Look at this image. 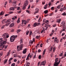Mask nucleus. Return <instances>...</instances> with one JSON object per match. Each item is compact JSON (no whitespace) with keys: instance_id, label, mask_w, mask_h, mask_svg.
<instances>
[{"instance_id":"obj_1","label":"nucleus","mask_w":66,"mask_h":66,"mask_svg":"<svg viewBox=\"0 0 66 66\" xmlns=\"http://www.w3.org/2000/svg\"><path fill=\"white\" fill-rule=\"evenodd\" d=\"M9 34H8L5 33L4 34H3V38H0V40L1 41H3V42H5L6 43V40L7 38L9 37Z\"/></svg>"},{"instance_id":"obj_2","label":"nucleus","mask_w":66,"mask_h":66,"mask_svg":"<svg viewBox=\"0 0 66 66\" xmlns=\"http://www.w3.org/2000/svg\"><path fill=\"white\" fill-rule=\"evenodd\" d=\"M61 60L58 58H56L55 60V62L54 64V66H57L59 65V63H60Z\"/></svg>"},{"instance_id":"obj_3","label":"nucleus","mask_w":66,"mask_h":66,"mask_svg":"<svg viewBox=\"0 0 66 66\" xmlns=\"http://www.w3.org/2000/svg\"><path fill=\"white\" fill-rule=\"evenodd\" d=\"M0 43L1 44V46H0V51L2 50L3 48H4V44H6V42L4 41L3 42L2 41H0Z\"/></svg>"},{"instance_id":"obj_4","label":"nucleus","mask_w":66,"mask_h":66,"mask_svg":"<svg viewBox=\"0 0 66 66\" xmlns=\"http://www.w3.org/2000/svg\"><path fill=\"white\" fill-rule=\"evenodd\" d=\"M17 37V35H16L15 36H12L11 37V38H10V42H13L14 40H15V39H16Z\"/></svg>"},{"instance_id":"obj_5","label":"nucleus","mask_w":66,"mask_h":66,"mask_svg":"<svg viewBox=\"0 0 66 66\" xmlns=\"http://www.w3.org/2000/svg\"><path fill=\"white\" fill-rule=\"evenodd\" d=\"M23 47V45L22 44H20L19 46H17V50L18 51H19L20 50H21L22 49V47Z\"/></svg>"},{"instance_id":"obj_6","label":"nucleus","mask_w":66,"mask_h":66,"mask_svg":"<svg viewBox=\"0 0 66 66\" xmlns=\"http://www.w3.org/2000/svg\"><path fill=\"white\" fill-rule=\"evenodd\" d=\"M35 12L34 13V14H35L38 13V12H39V9L37 8H36L35 9Z\"/></svg>"},{"instance_id":"obj_7","label":"nucleus","mask_w":66,"mask_h":66,"mask_svg":"<svg viewBox=\"0 0 66 66\" xmlns=\"http://www.w3.org/2000/svg\"><path fill=\"white\" fill-rule=\"evenodd\" d=\"M45 64H46V61H43L41 63L40 65V66H41V65L45 66Z\"/></svg>"},{"instance_id":"obj_8","label":"nucleus","mask_w":66,"mask_h":66,"mask_svg":"<svg viewBox=\"0 0 66 66\" xmlns=\"http://www.w3.org/2000/svg\"><path fill=\"white\" fill-rule=\"evenodd\" d=\"M27 48H26L24 49L22 52V53L23 54H26V52H27Z\"/></svg>"},{"instance_id":"obj_9","label":"nucleus","mask_w":66,"mask_h":66,"mask_svg":"<svg viewBox=\"0 0 66 66\" xmlns=\"http://www.w3.org/2000/svg\"><path fill=\"white\" fill-rule=\"evenodd\" d=\"M62 24L61 26H64V27L65 26V25H66V23H65V21H63L61 23Z\"/></svg>"},{"instance_id":"obj_10","label":"nucleus","mask_w":66,"mask_h":66,"mask_svg":"<svg viewBox=\"0 0 66 66\" xmlns=\"http://www.w3.org/2000/svg\"><path fill=\"white\" fill-rule=\"evenodd\" d=\"M54 41L57 43H58L59 41V40L57 39V37H56Z\"/></svg>"},{"instance_id":"obj_11","label":"nucleus","mask_w":66,"mask_h":66,"mask_svg":"<svg viewBox=\"0 0 66 66\" xmlns=\"http://www.w3.org/2000/svg\"><path fill=\"white\" fill-rule=\"evenodd\" d=\"M29 2H28V1H26L25 2V4H24V6H27Z\"/></svg>"},{"instance_id":"obj_12","label":"nucleus","mask_w":66,"mask_h":66,"mask_svg":"<svg viewBox=\"0 0 66 66\" xmlns=\"http://www.w3.org/2000/svg\"><path fill=\"white\" fill-rule=\"evenodd\" d=\"M10 11H14L15 10V9H14V7H11L9 9Z\"/></svg>"},{"instance_id":"obj_13","label":"nucleus","mask_w":66,"mask_h":66,"mask_svg":"<svg viewBox=\"0 0 66 66\" xmlns=\"http://www.w3.org/2000/svg\"><path fill=\"white\" fill-rule=\"evenodd\" d=\"M14 26V23H12L10 24V27H13V26Z\"/></svg>"},{"instance_id":"obj_14","label":"nucleus","mask_w":66,"mask_h":66,"mask_svg":"<svg viewBox=\"0 0 66 66\" xmlns=\"http://www.w3.org/2000/svg\"><path fill=\"white\" fill-rule=\"evenodd\" d=\"M10 21H11L10 19L8 20L5 22V23H8V22H9V23H10Z\"/></svg>"},{"instance_id":"obj_15","label":"nucleus","mask_w":66,"mask_h":66,"mask_svg":"<svg viewBox=\"0 0 66 66\" xmlns=\"http://www.w3.org/2000/svg\"><path fill=\"white\" fill-rule=\"evenodd\" d=\"M10 51H11V50H10L9 52L7 53V56H9L10 55L11 53H10Z\"/></svg>"},{"instance_id":"obj_16","label":"nucleus","mask_w":66,"mask_h":66,"mask_svg":"<svg viewBox=\"0 0 66 66\" xmlns=\"http://www.w3.org/2000/svg\"><path fill=\"white\" fill-rule=\"evenodd\" d=\"M45 30H46L44 28L43 30H41V33H43V32L45 31Z\"/></svg>"},{"instance_id":"obj_17","label":"nucleus","mask_w":66,"mask_h":66,"mask_svg":"<svg viewBox=\"0 0 66 66\" xmlns=\"http://www.w3.org/2000/svg\"><path fill=\"white\" fill-rule=\"evenodd\" d=\"M32 34H33V33H32V31L31 30L29 33V36H31V35Z\"/></svg>"},{"instance_id":"obj_18","label":"nucleus","mask_w":66,"mask_h":66,"mask_svg":"<svg viewBox=\"0 0 66 66\" xmlns=\"http://www.w3.org/2000/svg\"><path fill=\"white\" fill-rule=\"evenodd\" d=\"M30 62H27L26 64V66H30Z\"/></svg>"},{"instance_id":"obj_19","label":"nucleus","mask_w":66,"mask_h":66,"mask_svg":"<svg viewBox=\"0 0 66 66\" xmlns=\"http://www.w3.org/2000/svg\"><path fill=\"white\" fill-rule=\"evenodd\" d=\"M26 6H23L22 7V9L23 10H25L26 9Z\"/></svg>"},{"instance_id":"obj_20","label":"nucleus","mask_w":66,"mask_h":66,"mask_svg":"<svg viewBox=\"0 0 66 66\" xmlns=\"http://www.w3.org/2000/svg\"><path fill=\"white\" fill-rule=\"evenodd\" d=\"M22 22H23V24H26V23H27V22H26V21L25 20L23 21Z\"/></svg>"},{"instance_id":"obj_21","label":"nucleus","mask_w":66,"mask_h":66,"mask_svg":"<svg viewBox=\"0 0 66 66\" xmlns=\"http://www.w3.org/2000/svg\"><path fill=\"white\" fill-rule=\"evenodd\" d=\"M66 27H63V28L62 30V31H64L66 30Z\"/></svg>"},{"instance_id":"obj_22","label":"nucleus","mask_w":66,"mask_h":66,"mask_svg":"<svg viewBox=\"0 0 66 66\" xmlns=\"http://www.w3.org/2000/svg\"><path fill=\"white\" fill-rule=\"evenodd\" d=\"M18 23H19L20 22V18H19L18 20L17 21Z\"/></svg>"},{"instance_id":"obj_23","label":"nucleus","mask_w":66,"mask_h":66,"mask_svg":"<svg viewBox=\"0 0 66 66\" xmlns=\"http://www.w3.org/2000/svg\"><path fill=\"white\" fill-rule=\"evenodd\" d=\"M36 26H37V23H35L33 25V26L34 27H35Z\"/></svg>"},{"instance_id":"obj_24","label":"nucleus","mask_w":66,"mask_h":66,"mask_svg":"<svg viewBox=\"0 0 66 66\" xmlns=\"http://www.w3.org/2000/svg\"><path fill=\"white\" fill-rule=\"evenodd\" d=\"M46 49H45L44 50V51H43V55H45V52H46Z\"/></svg>"},{"instance_id":"obj_25","label":"nucleus","mask_w":66,"mask_h":66,"mask_svg":"<svg viewBox=\"0 0 66 66\" xmlns=\"http://www.w3.org/2000/svg\"><path fill=\"white\" fill-rule=\"evenodd\" d=\"M48 12V11L47 10H45L44 12V13H45V14H47Z\"/></svg>"},{"instance_id":"obj_26","label":"nucleus","mask_w":66,"mask_h":66,"mask_svg":"<svg viewBox=\"0 0 66 66\" xmlns=\"http://www.w3.org/2000/svg\"><path fill=\"white\" fill-rule=\"evenodd\" d=\"M27 56V55H24L23 56L22 59H24L25 58V57H26Z\"/></svg>"},{"instance_id":"obj_27","label":"nucleus","mask_w":66,"mask_h":66,"mask_svg":"<svg viewBox=\"0 0 66 66\" xmlns=\"http://www.w3.org/2000/svg\"><path fill=\"white\" fill-rule=\"evenodd\" d=\"M4 14V12L2 11L1 12V13L0 14V15H1V16H2V15H3Z\"/></svg>"},{"instance_id":"obj_28","label":"nucleus","mask_w":66,"mask_h":66,"mask_svg":"<svg viewBox=\"0 0 66 66\" xmlns=\"http://www.w3.org/2000/svg\"><path fill=\"white\" fill-rule=\"evenodd\" d=\"M29 31L27 30V31L26 32V34L27 35H28L29 34Z\"/></svg>"},{"instance_id":"obj_29","label":"nucleus","mask_w":66,"mask_h":66,"mask_svg":"<svg viewBox=\"0 0 66 66\" xmlns=\"http://www.w3.org/2000/svg\"><path fill=\"white\" fill-rule=\"evenodd\" d=\"M45 22L48 24V23H49V21L48 20H46L45 21Z\"/></svg>"},{"instance_id":"obj_30","label":"nucleus","mask_w":66,"mask_h":66,"mask_svg":"<svg viewBox=\"0 0 66 66\" xmlns=\"http://www.w3.org/2000/svg\"><path fill=\"white\" fill-rule=\"evenodd\" d=\"M50 51H51L52 50V47L51 46V48L49 50Z\"/></svg>"},{"instance_id":"obj_31","label":"nucleus","mask_w":66,"mask_h":66,"mask_svg":"<svg viewBox=\"0 0 66 66\" xmlns=\"http://www.w3.org/2000/svg\"><path fill=\"white\" fill-rule=\"evenodd\" d=\"M61 19H60L59 20H58L57 21V22H59V23H60V21H61Z\"/></svg>"},{"instance_id":"obj_32","label":"nucleus","mask_w":66,"mask_h":66,"mask_svg":"<svg viewBox=\"0 0 66 66\" xmlns=\"http://www.w3.org/2000/svg\"><path fill=\"white\" fill-rule=\"evenodd\" d=\"M33 41L31 40H30L29 41V43L30 44H33Z\"/></svg>"},{"instance_id":"obj_33","label":"nucleus","mask_w":66,"mask_h":66,"mask_svg":"<svg viewBox=\"0 0 66 66\" xmlns=\"http://www.w3.org/2000/svg\"><path fill=\"white\" fill-rule=\"evenodd\" d=\"M62 15H63V16H66V13H65V12H64L62 14Z\"/></svg>"},{"instance_id":"obj_34","label":"nucleus","mask_w":66,"mask_h":66,"mask_svg":"<svg viewBox=\"0 0 66 66\" xmlns=\"http://www.w3.org/2000/svg\"><path fill=\"white\" fill-rule=\"evenodd\" d=\"M40 37V36H37L36 37V38H37V39H38Z\"/></svg>"},{"instance_id":"obj_35","label":"nucleus","mask_w":66,"mask_h":66,"mask_svg":"<svg viewBox=\"0 0 66 66\" xmlns=\"http://www.w3.org/2000/svg\"><path fill=\"white\" fill-rule=\"evenodd\" d=\"M7 62V59H6L5 60V61L4 62V63L5 64L6 63V62Z\"/></svg>"},{"instance_id":"obj_36","label":"nucleus","mask_w":66,"mask_h":66,"mask_svg":"<svg viewBox=\"0 0 66 66\" xmlns=\"http://www.w3.org/2000/svg\"><path fill=\"white\" fill-rule=\"evenodd\" d=\"M4 48L5 49H7V47L8 46V45H7L6 46H4Z\"/></svg>"},{"instance_id":"obj_37","label":"nucleus","mask_w":66,"mask_h":66,"mask_svg":"<svg viewBox=\"0 0 66 66\" xmlns=\"http://www.w3.org/2000/svg\"><path fill=\"white\" fill-rule=\"evenodd\" d=\"M60 7H61V6H60V5H59L57 7V9H60Z\"/></svg>"},{"instance_id":"obj_38","label":"nucleus","mask_w":66,"mask_h":66,"mask_svg":"<svg viewBox=\"0 0 66 66\" xmlns=\"http://www.w3.org/2000/svg\"><path fill=\"white\" fill-rule=\"evenodd\" d=\"M15 66V63H12L11 65V66Z\"/></svg>"},{"instance_id":"obj_39","label":"nucleus","mask_w":66,"mask_h":66,"mask_svg":"<svg viewBox=\"0 0 66 66\" xmlns=\"http://www.w3.org/2000/svg\"><path fill=\"white\" fill-rule=\"evenodd\" d=\"M22 38H21L20 40V43H22Z\"/></svg>"},{"instance_id":"obj_40","label":"nucleus","mask_w":66,"mask_h":66,"mask_svg":"<svg viewBox=\"0 0 66 66\" xmlns=\"http://www.w3.org/2000/svg\"><path fill=\"white\" fill-rule=\"evenodd\" d=\"M37 26H38L39 25H40V23H37Z\"/></svg>"},{"instance_id":"obj_41","label":"nucleus","mask_w":66,"mask_h":66,"mask_svg":"<svg viewBox=\"0 0 66 66\" xmlns=\"http://www.w3.org/2000/svg\"><path fill=\"white\" fill-rule=\"evenodd\" d=\"M16 3V2L15 1H13L12 2L13 4H15V3Z\"/></svg>"},{"instance_id":"obj_42","label":"nucleus","mask_w":66,"mask_h":66,"mask_svg":"<svg viewBox=\"0 0 66 66\" xmlns=\"http://www.w3.org/2000/svg\"><path fill=\"white\" fill-rule=\"evenodd\" d=\"M54 7H52L51 8V10H54Z\"/></svg>"},{"instance_id":"obj_43","label":"nucleus","mask_w":66,"mask_h":66,"mask_svg":"<svg viewBox=\"0 0 66 66\" xmlns=\"http://www.w3.org/2000/svg\"><path fill=\"white\" fill-rule=\"evenodd\" d=\"M53 34V33H51V34H50V36H52Z\"/></svg>"},{"instance_id":"obj_44","label":"nucleus","mask_w":66,"mask_h":66,"mask_svg":"<svg viewBox=\"0 0 66 66\" xmlns=\"http://www.w3.org/2000/svg\"><path fill=\"white\" fill-rule=\"evenodd\" d=\"M63 54L62 53H61L60 54L59 56H62L63 55Z\"/></svg>"},{"instance_id":"obj_45","label":"nucleus","mask_w":66,"mask_h":66,"mask_svg":"<svg viewBox=\"0 0 66 66\" xmlns=\"http://www.w3.org/2000/svg\"><path fill=\"white\" fill-rule=\"evenodd\" d=\"M20 9V7L19 6L17 7V10H19V9Z\"/></svg>"},{"instance_id":"obj_46","label":"nucleus","mask_w":66,"mask_h":66,"mask_svg":"<svg viewBox=\"0 0 66 66\" xmlns=\"http://www.w3.org/2000/svg\"><path fill=\"white\" fill-rule=\"evenodd\" d=\"M29 57L28 56H27L26 59V60H29Z\"/></svg>"},{"instance_id":"obj_47","label":"nucleus","mask_w":66,"mask_h":66,"mask_svg":"<svg viewBox=\"0 0 66 66\" xmlns=\"http://www.w3.org/2000/svg\"><path fill=\"white\" fill-rule=\"evenodd\" d=\"M63 8H61L60 10V11H61V12H62V11H63Z\"/></svg>"},{"instance_id":"obj_48","label":"nucleus","mask_w":66,"mask_h":66,"mask_svg":"<svg viewBox=\"0 0 66 66\" xmlns=\"http://www.w3.org/2000/svg\"><path fill=\"white\" fill-rule=\"evenodd\" d=\"M39 44H40L39 43H38V44L37 45V46H36V47H38V46L39 45Z\"/></svg>"},{"instance_id":"obj_49","label":"nucleus","mask_w":66,"mask_h":66,"mask_svg":"<svg viewBox=\"0 0 66 66\" xmlns=\"http://www.w3.org/2000/svg\"><path fill=\"white\" fill-rule=\"evenodd\" d=\"M5 20H6L5 19H4L2 20V23H3L4 22V21Z\"/></svg>"},{"instance_id":"obj_50","label":"nucleus","mask_w":66,"mask_h":66,"mask_svg":"<svg viewBox=\"0 0 66 66\" xmlns=\"http://www.w3.org/2000/svg\"><path fill=\"white\" fill-rule=\"evenodd\" d=\"M9 24H10V23H6V26H9Z\"/></svg>"},{"instance_id":"obj_51","label":"nucleus","mask_w":66,"mask_h":66,"mask_svg":"<svg viewBox=\"0 0 66 66\" xmlns=\"http://www.w3.org/2000/svg\"><path fill=\"white\" fill-rule=\"evenodd\" d=\"M41 58V55H39L38 56V58L39 59H40V58Z\"/></svg>"},{"instance_id":"obj_52","label":"nucleus","mask_w":66,"mask_h":66,"mask_svg":"<svg viewBox=\"0 0 66 66\" xmlns=\"http://www.w3.org/2000/svg\"><path fill=\"white\" fill-rule=\"evenodd\" d=\"M45 1H43L42 2V4H45Z\"/></svg>"},{"instance_id":"obj_53","label":"nucleus","mask_w":66,"mask_h":66,"mask_svg":"<svg viewBox=\"0 0 66 66\" xmlns=\"http://www.w3.org/2000/svg\"><path fill=\"white\" fill-rule=\"evenodd\" d=\"M4 27H5V25L1 27V29H3V28H4Z\"/></svg>"},{"instance_id":"obj_54","label":"nucleus","mask_w":66,"mask_h":66,"mask_svg":"<svg viewBox=\"0 0 66 66\" xmlns=\"http://www.w3.org/2000/svg\"><path fill=\"white\" fill-rule=\"evenodd\" d=\"M12 0H9V3H11L12 2Z\"/></svg>"},{"instance_id":"obj_55","label":"nucleus","mask_w":66,"mask_h":66,"mask_svg":"<svg viewBox=\"0 0 66 66\" xmlns=\"http://www.w3.org/2000/svg\"><path fill=\"white\" fill-rule=\"evenodd\" d=\"M14 57H16V56H17V54H15L14 55Z\"/></svg>"},{"instance_id":"obj_56","label":"nucleus","mask_w":66,"mask_h":66,"mask_svg":"<svg viewBox=\"0 0 66 66\" xmlns=\"http://www.w3.org/2000/svg\"><path fill=\"white\" fill-rule=\"evenodd\" d=\"M26 12H27V13H28L29 14H30V12H29V11H28V10H26Z\"/></svg>"},{"instance_id":"obj_57","label":"nucleus","mask_w":66,"mask_h":66,"mask_svg":"<svg viewBox=\"0 0 66 66\" xmlns=\"http://www.w3.org/2000/svg\"><path fill=\"white\" fill-rule=\"evenodd\" d=\"M9 14H6L5 15V17H6V16H9Z\"/></svg>"},{"instance_id":"obj_58","label":"nucleus","mask_w":66,"mask_h":66,"mask_svg":"<svg viewBox=\"0 0 66 66\" xmlns=\"http://www.w3.org/2000/svg\"><path fill=\"white\" fill-rule=\"evenodd\" d=\"M41 52V50H40L39 49V50H38V52Z\"/></svg>"},{"instance_id":"obj_59","label":"nucleus","mask_w":66,"mask_h":66,"mask_svg":"<svg viewBox=\"0 0 66 66\" xmlns=\"http://www.w3.org/2000/svg\"><path fill=\"white\" fill-rule=\"evenodd\" d=\"M40 47H43V44H40Z\"/></svg>"},{"instance_id":"obj_60","label":"nucleus","mask_w":66,"mask_h":66,"mask_svg":"<svg viewBox=\"0 0 66 66\" xmlns=\"http://www.w3.org/2000/svg\"><path fill=\"white\" fill-rule=\"evenodd\" d=\"M65 34L64 33H63L62 34V36H64V35H65Z\"/></svg>"},{"instance_id":"obj_61","label":"nucleus","mask_w":66,"mask_h":66,"mask_svg":"<svg viewBox=\"0 0 66 66\" xmlns=\"http://www.w3.org/2000/svg\"><path fill=\"white\" fill-rule=\"evenodd\" d=\"M66 9V7L65 6L63 8H62L63 10H65Z\"/></svg>"},{"instance_id":"obj_62","label":"nucleus","mask_w":66,"mask_h":66,"mask_svg":"<svg viewBox=\"0 0 66 66\" xmlns=\"http://www.w3.org/2000/svg\"><path fill=\"white\" fill-rule=\"evenodd\" d=\"M13 13V12H9V14H12Z\"/></svg>"},{"instance_id":"obj_63","label":"nucleus","mask_w":66,"mask_h":66,"mask_svg":"<svg viewBox=\"0 0 66 66\" xmlns=\"http://www.w3.org/2000/svg\"><path fill=\"white\" fill-rule=\"evenodd\" d=\"M51 3H48V5L49 6H51Z\"/></svg>"},{"instance_id":"obj_64","label":"nucleus","mask_w":66,"mask_h":66,"mask_svg":"<svg viewBox=\"0 0 66 66\" xmlns=\"http://www.w3.org/2000/svg\"><path fill=\"white\" fill-rule=\"evenodd\" d=\"M17 61V59H15L14 60V62H16Z\"/></svg>"}]
</instances>
